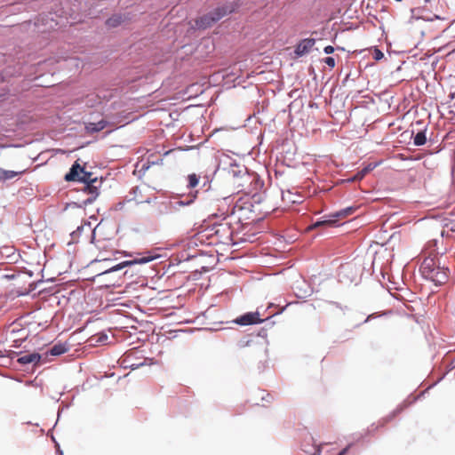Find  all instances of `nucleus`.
<instances>
[{"label":"nucleus","instance_id":"nucleus-24","mask_svg":"<svg viewBox=\"0 0 455 455\" xmlns=\"http://www.w3.org/2000/svg\"><path fill=\"white\" fill-rule=\"evenodd\" d=\"M51 355H57V345H53L50 349Z\"/></svg>","mask_w":455,"mask_h":455},{"label":"nucleus","instance_id":"nucleus-14","mask_svg":"<svg viewBox=\"0 0 455 455\" xmlns=\"http://www.w3.org/2000/svg\"><path fill=\"white\" fill-rule=\"evenodd\" d=\"M124 21V18L121 14H114L110 18H108L106 21V25L108 28H116Z\"/></svg>","mask_w":455,"mask_h":455},{"label":"nucleus","instance_id":"nucleus-32","mask_svg":"<svg viewBox=\"0 0 455 455\" xmlns=\"http://www.w3.org/2000/svg\"><path fill=\"white\" fill-rule=\"evenodd\" d=\"M56 425H57V422L55 424H53L52 428H55Z\"/></svg>","mask_w":455,"mask_h":455},{"label":"nucleus","instance_id":"nucleus-26","mask_svg":"<svg viewBox=\"0 0 455 455\" xmlns=\"http://www.w3.org/2000/svg\"><path fill=\"white\" fill-rule=\"evenodd\" d=\"M4 170L0 168V181H4Z\"/></svg>","mask_w":455,"mask_h":455},{"label":"nucleus","instance_id":"nucleus-2","mask_svg":"<svg viewBox=\"0 0 455 455\" xmlns=\"http://www.w3.org/2000/svg\"><path fill=\"white\" fill-rule=\"evenodd\" d=\"M237 8L238 4L235 2L226 3L196 19V26L198 29L210 28L226 15L234 12Z\"/></svg>","mask_w":455,"mask_h":455},{"label":"nucleus","instance_id":"nucleus-10","mask_svg":"<svg viewBox=\"0 0 455 455\" xmlns=\"http://www.w3.org/2000/svg\"><path fill=\"white\" fill-rule=\"evenodd\" d=\"M447 268H441L438 267L435 271H434L433 277H427L426 279L434 282L437 285H441L447 280Z\"/></svg>","mask_w":455,"mask_h":455},{"label":"nucleus","instance_id":"nucleus-9","mask_svg":"<svg viewBox=\"0 0 455 455\" xmlns=\"http://www.w3.org/2000/svg\"><path fill=\"white\" fill-rule=\"evenodd\" d=\"M438 266H435L434 259L427 258L423 260L420 266V272L424 278L433 277V273Z\"/></svg>","mask_w":455,"mask_h":455},{"label":"nucleus","instance_id":"nucleus-25","mask_svg":"<svg viewBox=\"0 0 455 455\" xmlns=\"http://www.w3.org/2000/svg\"><path fill=\"white\" fill-rule=\"evenodd\" d=\"M48 435L51 436L52 442L57 444V441L55 440V437L53 435V430L52 429L49 431Z\"/></svg>","mask_w":455,"mask_h":455},{"label":"nucleus","instance_id":"nucleus-5","mask_svg":"<svg viewBox=\"0 0 455 455\" xmlns=\"http://www.w3.org/2000/svg\"><path fill=\"white\" fill-rule=\"evenodd\" d=\"M157 257L158 256H154V255L148 253V255L137 257V258L133 259L132 260H127V261L119 263V264L112 267L108 272H116V271H118V270L124 268L126 266H132L134 264H140V265L146 264V263H148V262L152 261L153 259H156Z\"/></svg>","mask_w":455,"mask_h":455},{"label":"nucleus","instance_id":"nucleus-7","mask_svg":"<svg viewBox=\"0 0 455 455\" xmlns=\"http://www.w3.org/2000/svg\"><path fill=\"white\" fill-rule=\"evenodd\" d=\"M46 358L43 359V355L38 353H29V354H24L20 355L18 359L17 363L21 365L26 364H37L41 360L45 361Z\"/></svg>","mask_w":455,"mask_h":455},{"label":"nucleus","instance_id":"nucleus-8","mask_svg":"<svg viewBox=\"0 0 455 455\" xmlns=\"http://www.w3.org/2000/svg\"><path fill=\"white\" fill-rule=\"evenodd\" d=\"M315 39L313 38H306V39H303L301 40L296 46L295 48V54L298 56V57H302L304 56L305 54H307V52H309V51L313 48V46L315 45Z\"/></svg>","mask_w":455,"mask_h":455},{"label":"nucleus","instance_id":"nucleus-3","mask_svg":"<svg viewBox=\"0 0 455 455\" xmlns=\"http://www.w3.org/2000/svg\"><path fill=\"white\" fill-rule=\"evenodd\" d=\"M196 194L197 192L190 193L185 199H180L176 202L162 201L156 203L155 205L156 215H167L172 213L173 210H177L178 206H187L191 204L195 201Z\"/></svg>","mask_w":455,"mask_h":455},{"label":"nucleus","instance_id":"nucleus-18","mask_svg":"<svg viewBox=\"0 0 455 455\" xmlns=\"http://www.w3.org/2000/svg\"><path fill=\"white\" fill-rule=\"evenodd\" d=\"M198 182L199 179L195 173L188 175V188H193L196 187L198 185Z\"/></svg>","mask_w":455,"mask_h":455},{"label":"nucleus","instance_id":"nucleus-22","mask_svg":"<svg viewBox=\"0 0 455 455\" xmlns=\"http://www.w3.org/2000/svg\"><path fill=\"white\" fill-rule=\"evenodd\" d=\"M324 63L330 68L335 67V60L333 57H326L324 59Z\"/></svg>","mask_w":455,"mask_h":455},{"label":"nucleus","instance_id":"nucleus-11","mask_svg":"<svg viewBox=\"0 0 455 455\" xmlns=\"http://www.w3.org/2000/svg\"><path fill=\"white\" fill-rule=\"evenodd\" d=\"M215 234L221 238L231 239L232 231L228 224H220L215 228Z\"/></svg>","mask_w":455,"mask_h":455},{"label":"nucleus","instance_id":"nucleus-12","mask_svg":"<svg viewBox=\"0 0 455 455\" xmlns=\"http://www.w3.org/2000/svg\"><path fill=\"white\" fill-rule=\"evenodd\" d=\"M282 198L291 204H299L302 202V196L299 194H293L291 191L283 192Z\"/></svg>","mask_w":455,"mask_h":455},{"label":"nucleus","instance_id":"nucleus-13","mask_svg":"<svg viewBox=\"0 0 455 455\" xmlns=\"http://www.w3.org/2000/svg\"><path fill=\"white\" fill-rule=\"evenodd\" d=\"M107 125V122L105 120H100L97 123H89L86 125V130L90 132H97L102 131Z\"/></svg>","mask_w":455,"mask_h":455},{"label":"nucleus","instance_id":"nucleus-21","mask_svg":"<svg viewBox=\"0 0 455 455\" xmlns=\"http://www.w3.org/2000/svg\"><path fill=\"white\" fill-rule=\"evenodd\" d=\"M372 55L375 60H380L384 57V53L378 48L374 49Z\"/></svg>","mask_w":455,"mask_h":455},{"label":"nucleus","instance_id":"nucleus-31","mask_svg":"<svg viewBox=\"0 0 455 455\" xmlns=\"http://www.w3.org/2000/svg\"><path fill=\"white\" fill-rule=\"evenodd\" d=\"M56 425H57V422L55 424H53L52 428H55Z\"/></svg>","mask_w":455,"mask_h":455},{"label":"nucleus","instance_id":"nucleus-23","mask_svg":"<svg viewBox=\"0 0 455 455\" xmlns=\"http://www.w3.org/2000/svg\"><path fill=\"white\" fill-rule=\"evenodd\" d=\"M323 52L325 54H331L334 52V47L331 45L325 46Z\"/></svg>","mask_w":455,"mask_h":455},{"label":"nucleus","instance_id":"nucleus-29","mask_svg":"<svg viewBox=\"0 0 455 455\" xmlns=\"http://www.w3.org/2000/svg\"><path fill=\"white\" fill-rule=\"evenodd\" d=\"M371 317H372V315H371L367 316V318L365 319V321H364V322H365V323H366V322H368Z\"/></svg>","mask_w":455,"mask_h":455},{"label":"nucleus","instance_id":"nucleus-27","mask_svg":"<svg viewBox=\"0 0 455 455\" xmlns=\"http://www.w3.org/2000/svg\"><path fill=\"white\" fill-rule=\"evenodd\" d=\"M348 451V447L344 448L342 451L339 452L338 455H345Z\"/></svg>","mask_w":455,"mask_h":455},{"label":"nucleus","instance_id":"nucleus-6","mask_svg":"<svg viewBox=\"0 0 455 455\" xmlns=\"http://www.w3.org/2000/svg\"><path fill=\"white\" fill-rule=\"evenodd\" d=\"M263 321L264 320H262L259 317V313L258 311H256V312H248V313L242 315L241 316L235 318L234 320V323L238 325L247 326V325L259 323H262Z\"/></svg>","mask_w":455,"mask_h":455},{"label":"nucleus","instance_id":"nucleus-1","mask_svg":"<svg viewBox=\"0 0 455 455\" xmlns=\"http://www.w3.org/2000/svg\"><path fill=\"white\" fill-rule=\"evenodd\" d=\"M67 181H78L83 184L80 188L88 197L82 202L83 205L92 204L100 195L102 179L93 177L92 173L86 172L77 162L71 166L64 177Z\"/></svg>","mask_w":455,"mask_h":455},{"label":"nucleus","instance_id":"nucleus-17","mask_svg":"<svg viewBox=\"0 0 455 455\" xmlns=\"http://www.w3.org/2000/svg\"><path fill=\"white\" fill-rule=\"evenodd\" d=\"M25 171L13 172V171H6L4 170V181L7 180H11L18 176L19 174L23 173Z\"/></svg>","mask_w":455,"mask_h":455},{"label":"nucleus","instance_id":"nucleus-28","mask_svg":"<svg viewBox=\"0 0 455 455\" xmlns=\"http://www.w3.org/2000/svg\"><path fill=\"white\" fill-rule=\"evenodd\" d=\"M141 365H143V363L132 364V369H137V368H139V367H140V366H141Z\"/></svg>","mask_w":455,"mask_h":455},{"label":"nucleus","instance_id":"nucleus-4","mask_svg":"<svg viewBox=\"0 0 455 455\" xmlns=\"http://www.w3.org/2000/svg\"><path fill=\"white\" fill-rule=\"evenodd\" d=\"M356 209L357 208L355 206H348L342 210L337 211L334 213L329 215L328 219L323 220H318L315 223H314L313 228H318L320 226L326 224H334L338 220L344 219L355 213Z\"/></svg>","mask_w":455,"mask_h":455},{"label":"nucleus","instance_id":"nucleus-20","mask_svg":"<svg viewBox=\"0 0 455 455\" xmlns=\"http://www.w3.org/2000/svg\"><path fill=\"white\" fill-rule=\"evenodd\" d=\"M370 170H371L370 167H366V168L363 169L353 179H351V180H361Z\"/></svg>","mask_w":455,"mask_h":455},{"label":"nucleus","instance_id":"nucleus-30","mask_svg":"<svg viewBox=\"0 0 455 455\" xmlns=\"http://www.w3.org/2000/svg\"><path fill=\"white\" fill-rule=\"evenodd\" d=\"M64 395V393H60L59 394V398H60V396H62Z\"/></svg>","mask_w":455,"mask_h":455},{"label":"nucleus","instance_id":"nucleus-15","mask_svg":"<svg viewBox=\"0 0 455 455\" xmlns=\"http://www.w3.org/2000/svg\"><path fill=\"white\" fill-rule=\"evenodd\" d=\"M108 336L106 333L100 332L96 335H93L90 338V342L92 345L96 344H105L108 342Z\"/></svg>","mask_w":455,"mask_h":455},{"label":"nucleus","instance_id":"nucleus-16","mask_svg":"<svg viewBox=\"0 0 455 455\" xmlns=\"http://www.w3.org/2000/svg\"><path fill=\"white\" fill-rule=\"evenodd\" d=\"M427 142L426 131H420L413 138V143L415 146H423Z\"/></svg>","mask_w":455,"mask_h":455},{"label":"nucleus","instance_id":"nucleus-19","mask_svg":"<svg viewBox=\"0 0 455 455\" xmlns=\"http://www.w3.org/2000/svg\"><path fill=\"white\" fill-rule=\"evenodd\" d=\"M69 346L67 343H60L59 342V356L68 352Z\"/></svg>","mask_w":455,"mask_h":455}]
</instances>
